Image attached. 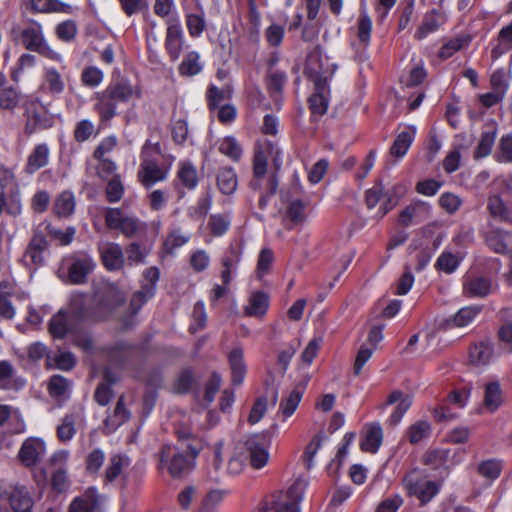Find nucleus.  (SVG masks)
Here are the masks:
<instances>
[{
	"label": "nucleus",
	"instance_id": "nucleus-35",
	"mask_svg": "<svg viewBox=\"0 0 512 512\" xmlns=\"http://www.w3.org/2000/svg\"><path fill=\"white\" fill-rule=\"evenodd\" d=\"M176 180L184 189L188 191L195 190L199 184L198 171L195 165L189 160L180 161Z\"/></svg>",
	"mask_w": 512,
	"mask_h": 512
},
{
	"label": "nucleus",
	"instance_id": "nucleus-36",
	"mask_svg": "<svg viewBox=\"0 0 512 512\" xmlns=\"http://www.w3.org/2000/svg\"><path fill=\"white\" fill-rule=\"evenodd\" d=\"M204 69V62L197 50H191L184 54L178 65V73L182 77H194Z\"/></svg>",
	"mask_w": 512,
	"mask_h": 512
},
{
	"label": "nucleus",
	"instance_id": "nucleus-32",
	"mask_svg": "<svg viewBox=\"0 0 512 512\" xmlns=\"http://www.w3.org/2000/svg\"><path fill=\"white\" fill-rule=\"evenodd\" d=\"M173 390L180 395H186L193 392L195 397L199 396L200 386L195 378L192 368L186 367L179 372L173 383Z\"/></svg>",
	"mask_w": 512,
	"mask_h": 512
},
{
	"label": "nucleus",
	"instance_id": "nucleus-61",
	"mask_svg": "<svg viewBox=\"0 0 512 512\" xmlns=\"http://www.w3.org/2000/svg\"><path fill=\"white\" fill-rule=\"evenodd\" d=\"M71 342L76 347L80 348L86 353H91L94 349V340L92 336L85 330H81L75 325L73 331L70 333Z\"/></svg>",
	"mask_w": 512,
	"mask_h": 512
},
{
	"label": "nucleus",
	"instance_id": "nucleus-44",
	"mask_svg": "<svg viewBox=\"0 0 512 512\" xmlns=\"http://www.w3.org/2000/svg\"><path fill=\"white\" fill-rule=\"evenodd\" d=\"M75 205L74 193L70 190H64L56 197L53 212L59 218H66L74 213Z\"/></svg>",
	"mask_w": 512,
	"mask_h": 512
},
{
	"label": "nucleus",
	"instance_id": "nucleus-62",
	"mask_svg": "<svg viewBox=\"0 0 512 512\" xmlns=\"http://www.w3.org/2000/svg\"><path fill=\"white\" fill-rule=\"evenodd\" d=\"M494 159L498 163L512 164V133L505 134L500 138Z\"/></svg>",
	"mask_w": 512,
	"mask_h": 512
},
{
	"label": "nucleus",
	"instance_id": "nucleus-39",
	"mask_svg": "<svg viewBox=\"0 0 512 512\" xmlns=\"http://www.w3.org/2000/svg\"><path fill=\"white\" fill-rule=\"evenodd\" d=\"M472 37L469 34L458 35L450 38L440 47L437 56L440 60H447L455 53L470 45Z\"/></svg>",
	"mask_w": 512,
	"mask_h": 512
},
{
	"label": "nucleus",
	"instance_id": "nucleus-31",
	"mask_svg": "<svg viewBox=\"0 0 512 512\" xmlns=\"http://www.w3.org/2000/svg\"><path fill=\"white\" fill-rule=\"evenodd\" d=\"M228 363L231 370V381L235 386L243 383L247 366L244 360V351L241 347H234L228 354Z\"/></svg>",
	"mask_w": 512,
	"mask_h": 512
},
{
	"label": "nucleus",
	"instance_id": "nucleus-12",
	"mask_svg": "<svg viewBox=\"0 0 512 512\" xmlns=\"http://www.w3.org/2000/svg\"><path fill=\"white\" fill-rule=\"evenodd\" d=\"M67 267L68 282L73 285H83L88 281L89 275L96 268L93 257L86 253L80 252L72 255L69 259Z\"/></svg>",
	"mask_w": 512,
	"mask_h": 512
},
{
	"label": "nucleus",
	"instance_id": "nucleus-6",
	"mask_svg": "<svg viewBox=\"0 0 512 512\" xmlns=\"http://www.w3.org/2000/svg\"><path fill=\"white\" fill-rule=\"evenodd\" d=\"M146 350L147 346L144 343H131L125 340L101 348L107 361L120 370L132 368Z\"/></svg>",
	"mask_w": 512,
	"mask_h": 512
},
{
	"label": "nucleus",
	"instance_id": "nucleus-53",
	"mask_svg": "<svg viewBox=\"0 0 512 512\" xmlns=\"http://www.w3.org/2000/svg\"><path fill=\"white\" fill-rule=\"evenodd\" d=\"M37 64V58L30 53H23L17 59L15 65L11 67L10 78L13 82L18 83L26 69H32Z\"/></svg>",
	"mask_w": 512,
	"mask_h": 512
},
{
	"label": "nucleus",
	"instance_id": "nucleus-51",
	"mask_svg": "<svg viewBox=\"0 0 512 512\" xmlns=\"http://www.w3.org/2000/svg\"><path fill=\"white\" fill-rule=\"evenodd\" d=\"M303 396V390L295 387L287 397L283 398L279 404V412L283 416V420L291 417L296 411Z\"/></svg>",
	"mask_w": 512,
	"mask_h": 512
},
{
	"label": "nucleus",
	"instance_id": "nucleus-25",
	"mask_svg": "<svg viewBox=\"0 0 512 512\" xmlns=\"http://www.w3.org/2000/svg\"><path fill=\"white\" fill-rule=\"evenodd\" d=\"M493 283L489 277L471 275L463 281V293L469 298H485L492 292Z\"/></svg>",
	"mask_w": 512,
	"mask_h": 512
},
{
	"label": "nucleus",
	"instance_id": "nucleus-4",
	"mask_svg": "<svg viewBox=\"0 0 512 512\" xmlns=\"http://www.w3.org/2000/svg\"><path fill=\"white\" fill-rule=\"evenodd\" d=\"M307 482L297 478L286 491L276 490L266 495L252 512H300Z\"/></svg>",
	"mask_w": 512,
	"mask_h": 512
},
{
	"label": "nucleus",
	"instance_id": "nucleus-11",
	"mask_svg": "<svg viewBox=\"0 0 512 512\" xmlns=\"http://www.w3.org/2000/svg\"><path fill=\"white\" fill-rule=\"evenodd\" d=\"M185 25L191 38L202 36L207 29L206 15L200 0H181Z\"/></svg>",
	"mask_w": 512,
	"mask_h": 512
},
{
	"label": "nucleus",
	"instance_id": "nucleus-34",
	"mask_svg": "<svg viewBox=\"0 0 512 512\" xmlns=\"http://www.w3.org/2000/svg\"><path fill=\"white\" fill-rule=\"evenodd\" d=\"M50 150L46 143L35 145L31 153L27 157L24 171L32 175L49 163Z\"/></svg>",
	"mask_w": 512,
	"mask_h": 512
},
{
	"label": "nucleus",
	"instance_id": "nucleus-42",
	"mask_svg": "<svg viewBox=\"0 0 512 512\" xmlns=\"http://www.w3.org/2000/svg\"><path fill=\"white\" fill-rule=\"evenodd\" d=\"M152 243L131 242L125 248L126 259L130 266L144 264L152 250Z\"/></svg>",
	"mask_w": 512,
	"mask_h": 512
},
{
	"label": "nucleus",
	"instance_id": "nucleus-2",
	"mask_svg": "<svg viewBox=\"0 0 512 512\" xmlns=\"http://www.w3.org/2000/svg\"><path fill=\"white\" fill-rule=\"evenodd\" d=\"M179 446L163 445L160 452V463L166 465L169 474L176 478L188 473L195 466L202 444L198 437L188 430L177 431Z\"/></svg>",
	"mask_w": 512,
	"mask_h": 512
},
{
	"label": "nucleus",
	"instance_id": "nucleus-13",
	"mask_svg": "<svg viewBox=\"0 0 512 512\" xmlns=\"http://www.w3.org/2000/svg\"><path fill=\"white\" fill-rule=\"evenodd\" d=\"M72 320L76 322L98 323L93 298L84 292H74L71 294L68 310Z\"/></svg>",
	"mask_w": 512,
	"mask_h": 512
},
{
	"label": "nucleus",
	"instance_id": "nucleus-49",
	"mask_svg": "<svg viewBox=\"0 0 512 512\" xmlns=\"http://www.w3.org/2000/svg\"><path fill=\"white\" fill-rule=\"evenodd\" d=\"M503 470V460L492 458L481 461L477 465V473L490 483L496 481Z\"/></svg>",
	"mask_w": 512,
	"mask_h": 512
},
{
	"label": "nucleus",
	"instance_id": "nucleus-63",
	"mask_svg": "<svg viewBox=\"0 0 512 512\" xmlns=\"http://www.w3.org/2000/svg\"><path fill=\"white\" fill-rule=\"evenodd\" d=\"M212 201V193L207 191L198 198L196 205L189 209V215L196 220L204 219L211 209Z\"/></svg>",
	"mask_w": 512,
	"mask_h": 512
},
{
	"label": "nucleus",
	"instance_id": "nucleus-1",
	"mask_svg": "<svg viewBox=\"0 0 512 512\" xmlns=\"http://www.w3.org/2000/svg\"><path fill=\"white\" fill-rule=\"evenodd\" d=\"M142 97V88L133 85L127 77L112 79L101 91L93 94V111L98 116V130L111 127L112 120L118 115V105L127 104Z\"/></svg>",
	"mask_w": 512,
	"mask_h": 512
},
{
	"label": "nucleus",
	"instance_id": "nucleus-40",
	"mask_svg": "<svg viewBox=\"0 0 512 512\" xmlns=\"http://www.w3.org/2000/svg\"><path fill=\"white\" fill-rule=\"evenodd\" d=\"M451 450L446 448H435L427 450L421 459L423 465L432 470L447 469V463L450 458Z\"/></svg>",
	"mask_w": 512,
	"mask_h": 512
},
{
	"label": "nucleus",
	"instance_id": "nucleus-37",
	"mask_svg": "<svg viewBox=\"0 0 512 512\" xmlns=\"http://www.w3.org/2000/svg\"><path fill=\"white\" fill-rule=\"evenodd\" d=\"M504 402V395L499 381L487 382L484 386L483 405L491 413L496 412Z\"/></svg>",
	"mask_w": 512,
	"mask_h": 512
},
{
	"label": "nucleus",
	"instance_id": "nucleus-9",
	"mask_svg": "<svg viewBox=\"0 0 512 512\" xmlns=\"http://www.w3.org/2000/svg\"><path fill=\"white\" fill-rule=\"evenodd\" d=\"M269 160H272L275 170H280L282 159L277 144L268 139L258 140L253 156V172L257 177L266 175Z\"/></svg>",
	"mask_w": 512,
	"mask_h": 512
},
{
	"label": "nucleus",
	"instance_id": "nucleus-5",
	"mask_svg": "<svg viewBox=\"0 0 512 512\" xmlns=\"http://www.w3.org/2000/svg\"><path fill=\"white\" fill-rule=\"evenodd\" d=\"M92 298L98 322L113 319L119 308L126 303V294L118 283L102 281L93 288Z\"/></svg>",
	"mask_w": 512,
	"mask_h": 512
},
{
	"label": "nucleus",
	"instance_id": "nucleus-29",
	"mask_svg": "<svg viewBox=\"0 0 512 512\" xmlns=\"http://www.w3.org/2000/svg\"><path fill=\"white\" fill-rule=\"evenodd\" d=\"M397 403L394 411L389 416V423L391 425H397L402 420L403 416L410 409L412 405V398L409 395L404 394L400 390L392 391L386 400L387 405Z\"/></svg>",
	"mask_w": 512,
	"mask_h": 512
},
{
	"label": "nucleus",
	"instance_id": "nucleus-47",
	"mask_svg": "<svg viewBox=\"0 0 512 512\" xmlns=\"http://www.w3.org/2000/svg\"><path fill=\"white\" fill-rule=\"evenodd\" d=\"M162 148L159 142L152 143L149 139L145 141L140 152V166L160 165Z\"/></svg>",
	"mask_w": 512,
	"mask_h": 512
},
{
	"label": "nucleus",
	"instance_id": "nucleus-10",
	"mask_svg": "<svg viewBox=\"0 0 512 512\" xmlns=\"http://www.w3.org/2000/svg\"><path fill=\"white\" fill-rule=\"evenodd\" d=\"M164 49L170 62H176L184 50L189 48L183 27L178 15L171 17L166 22Z\"/></svg>",
	"mask_w": 512,
	"mask_h": 512
},
{
	"label": "nucleus",
	"instance_id": "nucleus-18",
	"mask_svg": "<svg viewBox=\"0 0 512 512\" xmlns=\"http://www.w3.org/2000/svg\"><path fill=\"white\" fill-rule=\"evenodd\" d=\"M249 463L254 469H262L269 460L268 444L264 435H253L245 442Z\"/></svg>",
	"mask_w": 512,
	"mask_h": 512
},
{
	"label": "nucleus",
	"instance_id": "nucleus-30",
	"mask_svg": "<svg viewBox=\"0 0 512 512\" xmlns=\"http://www.w3.org/2000/svg\"><path fill=\"white\" fill-rule=\"evenodd\" d=\"M486 243L495 253L512 255V232L491 230L486 235Z\"/></svg>",
	"mask_w": 512,
	"mask_h": 512
},
{
	"label": "nucleus",
	"instance_id": "nucleus-16",
	"mask_svg": "<svg viewBox=\"0 0 512 512\" xmlns=\"http://www.w3.org/2000/svg\"><path fill=\"white\" fill-rule=\"evenodd\" d=\"M46 454V445L41 438L29 437L18 451V459L27 468L37 465Z\"/></svg>",
	"mask_w": 512,
	"mask_h": 512
},
{
	"label": "nucleus",
	"instance_id": "nucleus-27",
	"mask_svg": "<svg viewBox=\"0 0 512 512\" xmlns=\"http://www.w3.org/2000/svg\"><path fill=\"white\" fill-rule=\"evenodd\" d=\"M242 249L239 244H231L223 253L221 264V281L225 285H230L232 281L231 274L236 270L237 265L241 261Z\"/></svg>",
	"mask_w": 512,
	"mask_h": 512
},
{
	"label": "nucleus",
	"instance_id": "nucleus-15",
	"mask_svg": "<svg viewBox=\"0 0 512 512\" xmlns=\"http://www.w3.org/2000/svg\"><path fill=\"white\" fill-rule=\"evenodd\" d=\"M27 121L25 133L31 135L38 130L49 129L53 126V117L38 102L32 101L26 106Z\"/></svg>",
	"mask_w": 512,
	"mask_h": 512
},
{
	"label": "nucleus",
	"instance_id": "nucleus-22",
	"mask_svg": "<svg viewBox=\"0 0 512 512\" xmlns=\"http://www.w3.org/2000/svg\"><path fill=\"white\" fill-rule=\"evenodd\" d=\"M24 6L31 14L73 13V7L61 0H24Z\"/></svg>",
	"mask_w": 512,
	"mask_h": 512
},
{
	"label": "nucleus",
	"instance_id": "nucleus-21",
	"mask_svg": "<svg viewBox=\"0 0 512 512\" xmlns=\"http://www.w3.org/2000/svg\"><path fill=\"white\" fill-rule=\"evenodd\" d=\"M48 241L42 233H35L27 245L23 256V262L26 266H42L44 263V253L48 249Z\"/></svg>",
	"mask_w": 512,
	"mask_h": 512
},
{
	"label": "nucleus",
	"instance_id": "nucleus-17",
	"mask_svg": "<svg viewBox=\"0 0 512 512\" xmlns=\"http://www.w3.org/2000/svg\"><path fill=\"white\" fill-rule=\"evenodd\" d=\"M68 512H104L103 496L95 487H89L71 501Z\"/></svg>",
	"mask_w": 512,
	"mask_h": 512
},
{
	"label": "nucleus",
	"instance_id": "nucleus-8",
	"mask_svg": "<svg viewBox=\"0 0 512 512\" xmlns=\"http://www.w3.org/2000/svg\"><path fill=\"white\" fill-rule=\"evenodd\" d=\"M269 160H272L275 170H280L282 159L277 144L268 139L258 140L253 156V172L257 177L266 175Z\"/></svg>",
	"mask_w": 512,
	"mask_h": 512
},
{
	"label": "nucleus",
	"instance_id": "nucleus-7",
	"mask_svg": "<svg viewBox=\"0 0 512 512\" xmlns=\"http://www.w3.org/2000/svg\"><path fill=\"white\" fill-rule=\"evenodd\" d=\"M401 484L405 494L416 498L421 505L429 503L441 489V484L426 480L419 468H412L402 477Z\"/></svg>",
	"mask_w": 512,
	"mask_h": 512
},
{
	"label": "nucleus",
	"instance_id": "nucleus-45",
	"mask_svg": "<svg viewBox=\"0 0 512 512\" xmlns=\"http://www.w3.org/2000/svg\"><path fill=\"white\" fill-rule=\"evenodd\" d=\"M48 394L57 400H66L71 392V382L62 375H52L47 385Z\"/></svg>",
	"mask_w": 512,
	"mask_h": 512
},
{
	"label": "nucleus",
	"instance_id": "nucleus-59",
	"mask_svg": "<svg viewBox=\"0 0 512 512\" xmlns=\"http://www.w3.org/2000/svg\"><path fill=\"white\" fill-rule=\"evenodd\" d=\"M231 225V219L224 214H211L208 228L213 237H221L227 233Z\"/></svg>",
	"mask_w": 512,
	"mask_h": 512
},
{
	"label": "nucleus",
	"instance_id": "nucleus-48",
	"mask_svg": "<svg viewBox=\"0 0 512 512\" xmlns=\"http://www.w3.org/2000/svg\"><path fill=\"white\" fill-rule=\"evenodd\" d=\"M130 416L131 413L125 406L124 397L121 396L116 402L113 415L108 416L104 420V425L111 431H115L118 427L126 423L130 419Z\"/></svg>",
	"mask_w": 512,
	"mask_h": 512
},
{
	"label": "nucleus",
	"instance_id": "nucleus-28",
	"mask_svg": "<svg viewBox=\"0 0 512 512\" xmlns=\"http://www.w3.org/2000/svg\"><path fill=\"white\" fill-rule=\"evenodd\" d=\"M7 499L13 512H32L34 501L26 486L12 487Z\"/></svg>",
	"mask_w": 512,
	"mask_h": 512
},
{
	"label": "nucleus",
	"instance_id": "nucleus-54",
	"mask_svg": "<svg viewBox=\"0 0 512 512\" xmlns=\"http://www.w3.org/2000/svg\"><path fill=\"white\" fill-rule=\"evenodd\" d=\"M415 132H400L390 147V154L397 158H402L408 152L413 143Z\"/></svg>",
	"mask_w": 512,
	"mask_h": 512
},
{
	"label": "nucleus",
	"instance_id": "nucleus-23",
	"mask_svg": "<svg viewBox=\"0 0 512 512\" xmlns=\"http://www.w3.org/2000/svg\"><path fill=\"white\" fill-rule=\"evenodd\" d=\"M26 384V379L17 373L10 361H0V390L18 392L24 389Z\"/></svg>",
	"mask_w": 512,
	"mask_h": 512
},
{
	"label": "nucleus",
	"instance_id": "nucleus-3",
	"mask_svg": "<svg viewBox=\"0 0 512 512\" xmlns=\"http://www.w3.org/2000/svg\"><path fill=\"white\" fill-rule=\"evenodd\" d=\"M11 36L13 41L19 43L27 51L35 52L54 62H62L63 60L62 55L55 51L48 43L43 25L37 20L30 19L22 27H13Z\"/></svg>",
	"mask_w": 512,
	"mask_h": 512
},
{
	"label": "nucleus",
	"instance_id": "nucleus-52",
	"mask_svg": "<svg viewBox=\"0 0 512 512\" xmlns=\"http://www.w3.org/2000/svg\"><path fill=\"white\" fill-rule=\"evenodd\" d=\"M160 279V270L156 266H150L143 270L140 280V290L148 293V296H155L157 283Z\"/></svg>",
	"mask_w": 512,
	"mask_h": 512
},
{
	"label": "nucleus",
	"instance_id": "nucleus-57",
	"mask_svg": "<svg viewBox=\"0 0 512 512\" xmlns=\"http://www.w3.org/2000/svg\"><path fill=\"white\" fill-rule=\"evenodd\" d=\"M497 131L496 129L483 131L481 133L479 142L474 151L475 159H482L490 155L492 151V147L494 145L496 139Z\"/></svg>",
	"mask_w": 512,
	"mask_h": 512
},
{
	"label": "nucleus",
	"instance_id": "nucleus-55",
	"mask_svg": "<svg viewBox=\"0 0 512 512\" xmlns=\"http://www.w3.org/2000/svg\"><path fill=\"white\" fill-rule=\"evenodd\" d=\"M432 432L431 425L426 420H419L409 426L407 430L408 441L412 445H416L430 437Z\"/></svg>",
	"mask_w": 512,
	"mask_h": 512
},
{
	"label": "nucleus",
	"instance_id": "nucleus-56",
	"mask_svg": "<svg viewBox=\"0 0 512 512\" xmlns=\"http://www.w3.org/2000/svg\"><path fill=\"white\" fill-rule=\"evenodd\" d=\"M44 80L47 85L48 92L51 95H60L65 90V83L61 74L54 67H48L44 70Z\"/></svg>",
	"mask_w": 512,
	"mask_h": 512
},
{
	"label": "nucleus",
	"instance_id": "nucleus-43",
	"mask_svg": "<svg viewBox=\"0 0 512 512\" xmlns=\"http://www.w3.org/2000/svg\"><path fill=\"white\" fill-rule=\"evenodd\" d=\"M493 358V345L489 341L474 343L469 348V359L474 365H487Z\"/></svg>",
	"mask_w": 512,
	"mask_h": 512
},
{
	"label": "nucleus",
	"instance_id": "nucleus-38",
	"mask_svg": "<svg viewBox=\"0 0 512 512\" xmlns=\"http://www.w3.org/2000/svg\"><path fill=\"white\" fill-rule=\"evenodd\" d=\"M168 169L160 165L139 167L138 178L145 188H150L167 178Z\"/></svg>",
	"mask_w": 512,
	"mask_h": 512
},
{
	"label": "nucleus",
	"instance_id": "nucleus-20",
	"mask_svg": "<svg viewBox=\"0 0 512 512\" xmlns=\"http://www.w3.org/2000/svg\"><path fill=\"white\" fill-rule=\"evenodd\" d=\"M447 21L445 12L433 8L427 11L424 16L422 23L417 28L414 38L421 41L427 38L430 34L437 32Z\"/></svg>",
	"mask_w": 512,
	"mask_h": 512
},
{
	"label": "nucleus",
	"instance_id": "nucleus-24",
	"mask_svg": "<svg viewBox=\"0 0 512 512\" xmlns=\"http://www.w3.org/2000/svg\"><path fill=\"white\" fill-rule=\"evenodd\" d=\"M70 315L65 309L58 310L48 322V332L55 340H62L70 335L75 327L70 319Z\"/></svg>",
	"mask_w": 512,
	"mask_h": 512
},
{
	"label": "nucleus",
	"instance_id": "nucleus-19",
	"mask_svg": "<svg viewBox=\"0 0 512 512\" xmlns=\"http://www.w3.org/2000/svg\"><path fill=\"white\" fill-rule=\"evenodd\" d=\"M383 443V429L379 422L364 425L360 439V449L365 453L376 454Z\"/></svg>",
	"mask_w": 512,
	"mask_h": 512
},
{
	"label": "nucleus",
	"instance_id": "nucleus-14",
	"mask_svg": "<svg viewBox=\"0 0 512 512\" xmlns=\"http://www.w3.org/2000/svg\"><path fill=\"white\" fill-rule=\"evenodd\" d=\"M481 305H468L460 308L454 315L437 320V329L448 331L454 328H463L471 324L481 313Z\"/></svg>",
	"mask_w": 512,
	"mask_h": 512
},
{
	"label": "nucleus",
	"instance_id": "nucleus-26",
	"mask_svg": "<svg viewBox=\"0 0 512 512\" xmlns=\"http://www.w3.org/2000/svg\"><path fill=\"white\" fill-rule=\"evenodd\" d=\"M100 258L107 271H119L124 267L125 258L121 246L117 243H108L99 249Z\"/></svg>",
	"mask_w": 512,
	"mask_h": 512
},
{
	"label": "nucleus",
	"instance_id": "nucleus-50",
	"mask_svg": "<svg viewBox=\"0 0 512 512\" xmlns=\"http://www.w3.org/2000/svg\"><path fill=\"white\" fill-rule=\"evenodd\" d=\"M287 82V75L284 71L274 70L266 76V88L271 98L277 99L282 95L284 85Z\"/></svg>",
	"mask_w": 512,
	"mask_h": 512
},
{
	"label": "nucleus",
	"instance_id": "nucleus-58",
	"mask_svg": "<svg viewBox=\"0 0 512 512\" xmlns=\"http://www.w3.org/2000/svg\"><path fill=\"white\" fill-rule=\"evenodd\" d=\"M219 152L230 158L232 161H239L242 157V147L233 136H226L219 143Z\"/></svg>",
	"mask_w": 512,
	"mask_h": 512
},
{
	"label": "nucleus",
	"instance_id": "nucleus-64",
	"mask_svg": "<svg viewBox=\"0 0 512 512\" xmlns=\"http://www.w3.org/2000/svg\"><path fill=\"white\" fill-rule=\"evenodd\" d=\"M461 263V259L451 252H442L438 257L435 268L446 274H452L457 270Z\"/></svg>",
	"mask_w": 512,
	"mask_h": 512
},
{
	"label": "nucleus",
	"instance_id": "nucleus-33",
	"mask_svg": "<svg viewBox=\"0 0 512 512\" xmlns=\"http://www.w3.org/2000/svg\"><path fill=\"white\" fill-rule=\"evenodd\" d=\"M269 306V295L263 291H254L251 293L248 304L243 311L245 316L262 318L267 314Z\"/></svg>",
	"mask_w": 512,
	"mask_h": 512
},
{
	"label": "nucleus",
	"instance_id": "nucleus-46",
	"mask_svg": "<svg viewBox=\"0 0 512 512\" xmlns=\"http://www.w3.org/2000/svg\"><path fill=\"white\" fill-rule=\"evenodd\" d=\"M216 181L219 191L224 195L233 194L238 186L237 174L232 167L220 168Z\"/></svg>",
	"mask_w": 512,
	"mask_h": 512
},
{
	"label": "nucleus",
	"instance_id": "nucleus-41",
	"mask_svg": "<svg viewBox=\"0 0 512 512\" xmlns=\"http://www.w3.org/2000/svg\"><path fill=\"white\" fill-rule=\"evenodd\" d=\"M496 41L497 44L491 49L493 61L512 50V21L499 30Z\"/></svg>",
	"mask_w": 512,
	"mask_h": 512
},
{
	"label": "nucleus",
	"instance_id": "nucleus-60",
	"mask_svg": "<svg viewBox=\"0 0 512 512\" xmlns=\"http://www.w3.org/2000/svg\"><path fill=\"white\" fill-rule=\"evenodd\" d=\"M487 209L492 217L501 221H510L511 212L500 196L489 197Z\"/></svg>",
	"mask_w": 512,
	"mask_h": 512
}]
</instances>
